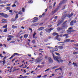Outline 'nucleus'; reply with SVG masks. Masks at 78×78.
Returning a JSON list of instances; mask_svg holds the SVG:
<instances>
[{"label": "nucleus", "mask_w": 78, "mask_h": 78, "mask_svg": "<svg viewBox=\"0 0 78 78\" xmlns=\"http://www.w3.org/2000/svg\"><path fill=\"white\" fill-rule=\"evenodd\" d=\"M16 67H14V68H13V72H14V71H16V69H16Z\"/></svg>", "instance_id": "nucleus-45"}, {"label": "nucleus", "mask_w": 78, "mask_h": 78, "mask_svg": "<svg viewBox=\"0 0 78 78\" xmlns=\"http://www.w3.org/2000/svg\"><path fill=\"white\" fill-rule=\"evenodd\" d=\"M8 37H11V38H13V37H14V36L12 35H9L8 36Z\"/></svg>", "instance_id": "nucleus-27"}, {"label": "nucleus", "mask_w": 78, "mask_h": 78, "mask_svg": "<svg viewBox=\"0 0 78 78\" xmlns=\"http://www.w3.org/2000/svg\"><path fill=\"white\" fill-rule=\"evenodd\" d=\"M53 50H54V51H58V48H54L53 49Z\"/></svg>", "instance_id": "nucleus-17"}, {"label": "nucleus", "mask_w": 78, "mask_h": 78, "mask_svg": "<svg viewBox=\"0 0 78 78\" xmlns=\"http://www.w3.org/2000/svg\"><path fill=\"white\" fill-rule=\"evenodd\" d=\"M53 36H56V35H58V33L56 32H54L52 34Z\"/></svg>", "instance_id": "nucleus-11"}, {"label": "nucleus", "mask_w": 78, "mask_h": 78, "mask_svg": "<svg viewBox=\"0 0 78 78\" xmlns=\"http://www.w3.org/2000/svg\"><path fill=\"white\" fill-rule=\"evenodd\" d=\"M4 17H5V18H7V17H9V16L7 14H4Z\"/></svg>", "instance_id": "nucleus-13"}, {"label": "nucleus", "mask_w": 78, "mask_h": 78, "mask_svg": "<svg viewBox=\"0 0 78 78\" xmlns=\"http://www.w3.org/2000/svg\"><path fill=\"white\" fill-rule=\"evenodd\" d=\"M64 31H65V30H62V31L61 32V33H62H62H64Z\"/></svg>", "instance_id": "nucleus-49"}, {"label": "nucleus", "mask_w": 78, "mask_h": 78, "mask_svg": "<svg viewBox=\"0 0 78 78\" xmlns=\"http://www.w3.org/2000/svg\"><path fill=\"white\" fill-rule=\"evenodd\" d=\"M51 26H52V25H50L48 26V27H49V28H50V27H51Z\"/></svg>", "instance_id": "nucleus-58"}, {"label": "nucleus", "mask_w": 78, "mask_h": 78, "mask_svg": "<svg viewBox=\"0 0 78 78\" xmlns=\"http://www.w3.org/2000/svg\"><path fill=\"white\" fill-rule=\"evenodd\" d=\"M27 55L28 56H29V57H31V54H28Z\"/></svg>", "instance_id": "nucleus-57"}, {"label": "nucleus", "mask_w": 78, "mask_h": 78, "mask_svg": "<svg viewBox=\"0 0 78 78\" xmlns=\"http://www.w3.org/2000/svg\"><path fill=\"white\" fill-rule=\"evenodd\" d=\"M73 55H77V54H78V52H76V51H74L73 53Z\"/></svg>", "instance_id": "nucleus-24"}, {"label": "nucleus", "mask_w": 78, "mask_h": 78, "mask_svg": "<svg viewBox=\"0 0 78 78\" xmlns=\"http://www.w3.org/2000/svg\"><path fill=\"white\" fill-rule=\"evenodd\" d=\"M7 25H5L3 26V28H7Z\"/></svg>", "instance_id": "nucleus-33"}, {"label": "nucleus", "mask_w": 78, "mask_h": 78, "mask_svg": "<svg viewBox=\"0 0 78 78\" xmlns=\"http://www.w3.org/2000/svg\"><path fill=\"white\" fill-rule=\"evenodd\" d=\"M58 67L57 66H54L52 68V69H56V68H57Z\"/></svg>", "instance_id": "nucleus-42"}, {"label": "nucleus", "mask_w": 78, "mask_h": 78, "mask_svg": "<svg viewBox=\"0 0 78 78\" xmlns=\"http://www.w3.org/2000/svg\"><path fill=\"white\" fill-rule=\"evenodd\" d=\"M55 5H56V2H55L54 3V5H53V7H55Z\"/></svg>", "instance_id": "nucleus-50"}, {"label": "nucleus", "mask_w": 78, "mask_h": 78, "mask_svg": "<svg viewBox=\"0 0 78 78\" xmlns=\"http://www.w3.org/2000/svg\"><path fill=\"white\" fill-rule=\"evenodd\" d=\"M41 77H42V76L41 75L39 76H37L36 78H41Z\"/></svg>", "instance_id": "nucleus-44"}, {"label": "nucleus", "mask_w": 78, "mask_h": 78, "mask_svg": "<svg viewBox=\"0 0 78 78\" xmlns=\"http://www.w3.org/2000/svg\"><path fill=\"white\" fill-rule=\"evenodd\" d=\"M69 41H70V39H67L65 40L64 41V42L65 43L69 42Z\"/></svg>", "instance_id": "nucleus-9"}, {"label": "nucleus", "mask_w": 78, "mask_h": 78, "mask_svg": "<svg viewBox=\"0 0 78 78\" xmlns=\"http://www.w3.org/2000/svg\"><path fill=\"white\" fill-rule=\"evenodd\" d=\"M14 4H16V5H18V4H19V3L17 1H15L14 2Z\"/></svg>", "instance_id": "nucleus-16"}, {"label": "nucleus", "mask_w": 78, "mask_h": 78, "mask_svg": "<svg viewBox=\"0 0 78 78\" xmlns=\"http://www.w3.org/2000/svg\"><path fill=\"white\" fill-rule=\"evenodd\" d=\"M39 20V19H38V18H37V19L33 20L32 21V22H33V23H34V22H37V20Z\"/></svg>", "instance_id": "nucleus-10"}, {"label": "nucleus", "mask_w": 78, "mask_h": 78, "mask_svg": "<svg viewBox=\"0 0 78 78\" xmlns=\"http://www.w3.org/2000/svg\"><path fill=\"white\" fill-rule=\"evenodd\" d=\"M6 9H7V10H10L11 9V8L9 7H7L6 8Z\"/></svg>", "instance_id": "nucleus-26"}, {"label": "nucleus", "mask_w": 78, "mask_h": 78, "mask_svg": "<svg viewBox=\"0 0 78 78\" xmlns=\"http://www.w3.org/2000/svg\"><path fill=\"white\" fill-rule=\"evenodd\" d=\"M48 59L49 63H50L51 64H52V63H53V60L50 58V57L48 58Z\"/></svg>", "instance_id": "nucleus-5"}, {"label": "nucleus", "mask_w": 78, "mask_h": 78, "mask_svg": "<svg viewBox=\"0 0 78 78\" xmlns=\"http://www.w3.org/2000/svg\"><path fill=\"white\" fill-rule=\"evenodd\" d=\"M72 21L73 23H76V21L75 20H73Z\"/></svg>", "instance_id": "nucleus-38"}, {"label": "nucleus", "mask_w": 78, "mask_h": 78, "mask_svg": "<svg viewBox=\"0 0 78 78\" xmlns=\"http://www.w3.org/2000/svg\"><path fill=\"white\" fill-rule=\"evenodd\" d=\"M28 36V34H25L24 35V38H27Z\"/></svg>", "instance_id": "nucleus-19"}, {"label": "nucleus", "mask_w": 78, "mask_h": 78, "mask_svg": "<svg viewBox=\"0 0 78 78\" xmlns=\"http://www.w3.org/2000/svg\"><path fill=\"white\" fill-rule=\"evenodd\" d=\"M73 15V13H72L70 15L68 14L67 16V17H68L69 18H70V17H72Z\"/></svg>", "instance_id": "nucleus-7"}, {"label": "nucleus", "mask_w": 78, "mask_h": 78, "mask_svg": "<svg viewBox=\"0 0 78 78\" xmlns=\"http://www.w3.org/2000/svg\"><path fill=\"white\" fill-rule=\"evenodd\" d=\"M9 12L11 13H12V10H9Z\"/></svg>", "instance_id": "nucleus-56"}, {"label": "nucleus", "mask_w": 78, "mask_h": 78, "mask_svg": "<svg viewBox=\"0 0 78 78\" xmlns=\"http://www.w3.org/2000/svg\"><path fill=\"white\" fill-rule=\"evenodd\" d=\"M17 20V19L16 18H14L12 19V20L13 21V22H14V21H16V20Z\"/></svg>", "instance_id": "nucleus-20"}, {"label": "nucleus", "mask_w": 78, "mask_h": 78, "mask_svg": "<svg viewBox=\"0 0 78 78\" xmlns=\"http://www.w3.org/2000/svg\"><path fill=\"white\" fill-rule=\"evenodd\" d=\"M2 62H3V65H4V64H5V63H6V62H5V60H4Z\"/></svg>", "instance_id": "nucleus-36"}, {"label": "nucleus", "mask_w": 78, "mask_h": 78, "mask_svg": "<svg viewBox=\"0 0 78 78\" xmlns=\"http://www.w3.org/2000/svg\"><path fill=\"white\" fill-rule=\"evenodd\" d=\"M47 41H48L47 39H45L44 40V42H47Z\"/></svg>", "instance_id": "nucleus-52"}, {"label": "nucleus", "mask_w": 78, "mask_h": 78, "mask_svg": "<svg viewBox=\"0 0 78 78\" xmlns=\"http://www.w3.org/2000/svg\"><path fill=\"white\" fill-rule=\"evenodd\" d=\"M54 29V28H51L50 29H45V30L46 32H48L49 33H50L51 32V31H52Z\"/></svg>", "instance_id": "nucleus-3"}, {"label": "nucleus", "mask_w": 78, "mask_h": 78, "mask_svg": "<svg viewBox=\"0 0 78 78\" xmlns=\"http://www.w3.org/2000/svg\"><path fill=\"white\" fill-rule=\"evenodd\" d=\"M51 36H49L48 37V39H51Z\"/></svg>", "instance_id": "nucleus-64"}, {"label": "nucleus", "mask_w": 78, "mask_h": 78, "mask_svg": "<svg viewBox=\"0 0 78 78\" xmlns=\"http://www.w3.org/2000/svg\"><path fill=\"white\" fill-rule=\"evenodd\" d=\"M54 51L53 50H51L50 51V52L51 53L52 55V56L53 58L54 59L55 61H57L59 63V60L58 59H60L61 58H60L59 56H55V55L54 54H53V53L54 52Z\"/></svg>", "instance_id": "nucleus-1"}, {"label": "nucleus", "mask_w": 78, "mask_h": 78, "mask_svg": "<svg viewBox=\"0 0 78 78\" xmlns=\"http://www.w3.org/2000/svg\"><path fill=\"white\" fill-rule=\"evenodd\" d=\"M42 56H40L38 58L35 59V62L36 63H39L42 61Z\"/></svg>", "instance_id": "nucleus-2"}, {"label": "nucleus", "mask_w": 78, "mask_h": 78, "mask_svg": "<svg viewBox=\"0 0 78 78\" xmlns=\"http://www.w3.org/2000/svg\"><path fill=\"white\" fill-rule=\"evenodd\" d=\"M32 43H33V44H34V43H35V41L33 40L32 41Z\"/></svg>", "instance_id": "nucleus-55"}, {"label": "nucleus", "mask_w": 78, "mask_h": 78, "mask_svg": "<svg viewBox=\"0 0 78 78\" xmlns=\"http://www.w3.org/2000/svg\"><path fill=\"white\" fill-rule=\"evenodd\" d=\"M4 13H0V15L2 16V17L4 16Z\"/></svg>", "instance_id": "nucleus-25"}, {"label": "nucleus", "mask_w": 78, "mask_h": 78, "mask_svg": "<svg viewBox=\"0 0 78 78\" xmlns=\"http://www.w3.org/2000/svg\"><path fill=\"white\" fill-rule=\"evenodd\" d=\"M18 14H20V15H22V13L21 12V11H20L18 12Z\"/></svg>", "instance_id": "nucleus-31"}, {"label": "nucleus", "mask_w": 78, "mask_h": 78, "mask_svg": "<svg viewBox=\"0 0 78 78\" xmlns=\"http://www.w3.org/2000/svg\"><path fill=\"white\" fill-rule=\"evenodd\" d=\"M39 55L40 56V55H41V56H42V57L43 56V55H42V54H41V53H40L39 54Z\"/></svg>", "instance_id": "nucleus-61"}, {"label": "nucleus", "mask_w": 78, "mask_h": 78, "mask_svg": "<svg viewBox=\"0 0 78 78\" xmlns=\"http://www.w3.org/2000/svg\"><path fill=\"white\" fill-rule=\"evenodd\" d=\"M16 5L15 4L12 5V7L14 8V7H16Z\"/></svg>", "instance_id": "nucleus-39"}, {"label": "nucleus", "mask_w": 78, "mask_h": 78, "mask_svg": "<svg viewBox=\"0 0 78 78\" xmlns=\"http://www.w3.org/2000/svg\"><path fill=\"white\" fill-rule=\"evenodd\" d=\"M58 48L60 50H61L63 48V47L62 46H59Z\"/></svg>", "instance_id": "nucleus-18"}, {"label": "nucleus", "mask_w": 78, "mask_h": 78, "mask_svg": "<svg viewBox=\"0 0 78 78\" xmlns=\"http://www.w3.org/2000/svg\"><path fill=\"white\" fill-rule=\"evenodd\" d=\"M52 8H53V6H52V5H51L49 6V8L50 9H52Z\"/></svg>", "instance_id": "nucleus-40"}, {"label": "nucleus", "mask_w": 78, "mask_h": 78, "mask_svg": "<svg viewBox=\"0 0 78 78\" xmlns=\"http://www.w3.org/2000/svg\"><path fill=\"white\" fill-rule=\"evenodd\" d=\"M64 28H65V26H62V29H64Z\"/></svg>", "instance_id": "nucleus-62"}, {"label": "nucleus", "mask_w": 78, "mask_h": 78, "mask_svg": "<svg viewBox=\"0 0 78 78\" xmlns=\"http://www.w3.org/2000/svg\"><path fill=\"white\" fill-rule=\"evenodd\" d=\"M7 30H8V29L5 28V29L3 31V32L4 33H6V32H7Z\"/></svg>", "instance_id": "nucleus-22"}, {"label": "nucleus", "mask_w": 78, "mask_h": 78, "mask_svg": "<svg viewBox=\"0 0 78 78\" xmlns=\"http://www.w3.org/2000/svg\"><path fill=\"white\" fill-rule=\"evenodd\" d=\"M22 78H26L27 77V76H26L23 77V76H22Z\"/></svg>", "instance_id": "nucleus-59"}, {"label": "nucleus", "mask_w": 78, "mask_h": 78, "mask_svg": "<svg viewBox=\"0 0 78 78\" xmlns=\"http://www.w3.org/2000/svg\"><path fill=\"white\" fill-rule=\"evenodd\" d=\"M67 22V21H66V22L63 23V25H66V23Z\"/></svg>", "instance_id": "nucleus-51"}, {"label": "nucleus", "mask_w": 78, "mask_h": 78, "mask_svg": "<svg viewBox=\"0 0 78 78\" xmlns=\"http://www.w3.org/2000/svg\"><path fill=\"white\" fill-rule=\"evenodd\" d=\"M61 30V29L59 27H58L57 28V30H58V31H60Z\"/></svg>", "instance_id": "nucleus-30"}, {"label": "nucleus", "mask_w": 78, "mask_h": 78, "mask_svg": "<svg viewBox=\"0 0 78 78\" xmlns=\"http://www.w3.org/2000/svg\"><path fill=\"white\" fill-rule=\"evenodd\" d=\"M50 70V69H47L46 70H45L44 72H46L48 71V70Z\"/></svg>", "instance_id": "nucleus-48"}, {"label": "nucleus", "mask_w": 78, "mask_h": 78, "mask_svg": "<svg viewBox=\"0 0 78 78\" xmlns=\"http://www.w3.org/2000/svg\"><path fill=\"white\" fill-rule=\"evenodd\" d=\"M35 24L36 26H37L39 25V23H35Z\"/></svg>", "instance_id": "nucleus-63"}, {"label": "nucleus", "mask_w": 78, "mask_h": 78, "mask_svg": "<svg viewBox=\"0 0 78 78\" xmlns=\"http://www.w3.org/2000/svg\"><path fill=\"white\" fill-rule=\"evenodd\" d=\"M41 64H45V62H43L41 63Z\"/></svg>", "instance_id": "nucleus-60"}, {"label": "nucleus", "mask_w": 78, "mask_h": 78, "mask_svg": "<svg viewBox=\"0 0 78 78\" xmlns=\"http://www.w3.org/2000/svg\"><path fill=\"white\" fill-rule=\"evenodd\" d=\"M33 2L32 1V0H31L30 1H29L28 2V3H33Z\"/></svg>", "instance_id": "nucleus-21"}, {"label": "nucleus", "mask_w": 78, "mask_h": 78, "mask_svg": "<svg viewBox=\"0 0 78 78\" xmlns=\"http://www.w3.org/2000/svg\"><path fill=\"white\" fill-rule=\"evenodd\" d=\"M72 29H73V27H69L68 29V30H67V31L68 32V33H71V32L74 31V30Z\"/></svg>", "instance_id": "nucleus-4"}, {"label": "nucleus", "mask_w": 78, "mask_h": 78, "mask_svg": "<svg viewBox=\"0 0 78 78\" xmlns=\"http://www.w3.org/2000/svg\"><path fill=\"white\" fill-rule=\"evenodd\" d=\"M20 54H18L17 53H14L13 55H14V56H15V55H19Z\"/></svg>", "instance_id": "nucleus-23"}, {"label": "nucleus", "mask_w": 78, "mask_h": 78, "mask_svg": "<svg viewBox=\"0 0 78 78\" xmlns=\"http://www.w3.org/2000/svg\"><path fill=\"white\" fill-rule=\"evenodd\" d=\"M31 26H32V27H35V26H36V24H35V23H34Z\"/></svg>", "instance_id": "nucleus-46"}, {"label": "nucleus", "mask_w": 78, "mask_h": 78, "mask_svg": "<svg viewBox=\"0 0 78 78\" xmlns=\"http://www.w3.org/2000/svg\"><path fill=\"white\" fill-rule=\"evenodd\" d=\"M55 54H56V55H57L58 56H59V55H60V54H59V53H58L57 52H56Z\"/></svg>", "instance_id": "nucleus-37"}, {"label": "nucleus", "mask_w": 78, "mask_h": 78, "mask_svg": "<svg viewBox=\"0 0 78 78\" xmlns=\"http://www.w3.org/2000/svg\"><path fill=\"white\" fill-rule=\"evenodd\" d=\"M12 28H13V29H14L15 28H17V26H15L14 25H12Z\"/></svg>", "instance_id": "nucleus-12"}, {"label": "nucleus", "mask_w": 78, "mask_h": 78, "mask_svg": "<svg viewBox=\"0 0 78 78\" xmlns=\"http://www.w3.org/2000/svg\"><path fill=\"white\" fill-rule=\"evenodd\" d=\"M68 34H64L63 35V37H64V36H68Z\"/></svg>", "instance_id": "nucleus-34"}, {"label": "nucleus", "mask_w": 78, "mask_h": 78, "mask_svg": "<svg viewBox=\"0 0 78 78\" xmlns=\"http://www.w3.org/2000/svg\"><path fill=\"white\" fill-rule=\"evenodd\" d=\"M7 58V57L6 56L4 57L3 59V60H5V59H6Z\"/></svg>", "instance_id": "nucleus-47"}, {"label": "nucleus", "mask_w": 78, "mask_h": 78, "mask_svg": "<svg viewBox=\"0 0 78 78\" xmlns=\"http://www.w3.org/2000/svg\"><path fill=\"white\" fill-rule=\"evenodd\" d=\"M58 9H57L55 10H54V11L55 13V12H56V10H57Z\"/></svg>", "instance_id": "nucleus-53"}, {"label": "nucleus", "mask_w": 78, "mask_h": 78, "mask_svg": "<svg viewBox=\"0 0 78 78\" xmlns=\"http://www.w3.org/2000/svg\"><path fill=\"white\" fill-rule=\"evenodd\" d=\"M22 11L23 12H25V8H23L22 9Z\"/></svg>", "instance_id": "nucleus-43"}, {"label": "nucleus", "mask_w": 78, "mask_h": 78, "mask_svg": "<svg viewBox=\"0 0 78 78\" xmlns=\"http://www.w3.org/2000/svg\"><path fill=\"white\" fill-rule=\"evenodd\" d=\"M70 25L71 26H73V21H71L70 23Z\"/></svg>", "instance_id": "nucleus-15"}, {"label": "nucleus", "mask_w": 78, "mask_h": 78, "mask_svg": "<svg viewBox=\"0 0 78 78\" xmlns=\"http://www.w3.org/2000/svg\"><path fill=\"white\" fill-rule=\"evenodd\" d=\"M36 32H34V34H33V38H36L35 37V36H36Z\"/></svg>", "instance_id": "nucleus-14"}, {"label": "nucleus", "mask_w": 78, "mask_h": 78, "mask_svg": "<svg viewBox=\"0 0 78 78\" xmlns=\"http://www.w3.org/2000/svg\"><path fill=\"white\" fill-rule=\"evenodd\" d=\"M44 27H41L38 29V31H41L42 30H44Z\"/></svg>", "instance_id": "nucleus-8"}, {"label": "nucleus", "mask_w": 78, "mask_h": 78, "mask_svg": "<svg viewBox=\"0 0 78 78\" xmlns=\"http://www.w3.org/2000/svg\"><path fill=\"white\" fill-rule=\"evenodd\" d=\"M14 56V55H12V56L10 58H9V59H12V58Z\"/></svg>", "instance_id": "nucleus-29"}, {"label": "nucleus", "mask_w": 78, "mask_h": 78, "mask_svg": "<svg viewBox=\"0 0 78 78\" xmlns=\"http://www.w3.org/2000/svg\"><path fill=\"white\" fill-rule=\"evenodd\" d=\"M11 38L7 39V41H11Z\"/></svg>", "instance_id": "nucleus-41"}, {"label": "nucleus", "mask_w": 78, "mask_h": 78, "mask_svg": "<svg viewBox=\"0 0 78 78\" xmlns=\"http://www.w3.org/2000/svg\"><path fill=\"white\" fill-rule=\"evenodd\" d=\"M59 35H58L57 36H56L55 38V40H56V39H57V40L58 41H61V40L60 39L58 38V37H59Z\"/></svg>", "instance_id": "nucleus-6"}, {"label": "nucleus", "mask_w": 78, "mask_h": 78, "mask_svg": "<svg viewBox=\"0 0 78 78\" xmlns=\"http://www.w3.org/2000/svg\"><path fill=\"white\" fill-rule=\"evenodd\" d=\"M29 30H30V31H31V33H32V32H33V30H32V29H31L30 27H29Z\"/></svg>", "instance_id": "nucleus-35"}, {"label": "nucleus", "mask_w": 78, "mask_h": 78, "mask_svg": "<svg viewBox=\"0 0 78 78\" xmlns=\"http://www.w3.org/2000/svg\"><path fill=\"white\" fill-rule=\"evenodd\" d=\"M59 69H60V70H62V69L61 68H59L56 69L55 70V71H56L57 70H59Z\"/></svg>", "instance_id": "nucleus-28"}, {"label": "nucleus", "mask_w": 78, "mask_h": 78, "mask_svg": "<svg viewBox=\"0 0 78 78\" xmlns=\"http://www.w3.org/2000/svg\"><path fill=\"white\" fill-rule=\"evenodd\" d=\"M47 76V75H44V76H43L42 77L43 78H45V76Z\"/></svg>", "instance_id": "nucleus-54"}, {"label": "nucleus", "mask_w": 78, "mask_h": 78, "mask_svg": "<svg viewBox=\"0 0 78 78\" xmlns=\"http://www.w3.org/2000/svg\"><path fill=\"white\" fill-rule=\"evenodd\" d=\"M18 14H16L15 16V18L17 19V18H18Z\"/></svg>", "instance_id": "nucleus-32"}]
</instances>
